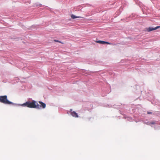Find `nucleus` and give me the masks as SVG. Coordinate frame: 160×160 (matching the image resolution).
Here are the masks:
<instances>
[{
    "label": "nucleus",
    "instance_id": "9",
    "mask_svg": "<svg viewBox=\"0 0 160 160\" xmlns=\"http://www.w3.org/2000/svg\"><path fill=\"white\" fill-rule=\"evenodd\" d=\"M54 41L59 42H60V43H61L62 44H63V43H62V42H61L60 41H58V40H54Z\"/></svg>",
    "mask_w": 160,
    "mask_h": 160
},
{
    "label": "nucleus",
    "instance_id": "2",
    "mask_svg": "<svg viewBox=\"0 0 160 160\" xmlns=\"http://www.w3.org/2000/svg\"><path fill=\"white\" fill-rule=\"evenodd\" d=\"M0 102L5 104H14L12 102L8 100L7 96L6 95L0 96Z\"/></svg>",
    "mask_w": 160,
    "mask_h": 160
},
{
    "label": "nucleus",
    "instance_id": "10",
    "mask_svg": "<svg viewBox=\"0 0 160 160\" xmlns=\"http://www.w3.org/2000/svg\"><path fill=\"white\" fill-rule=\"evenodd\" d=\"M148 114H151L152 113V112H147Z\"/></svg>",
    "mask_w": 160,
    "mask_h": 160
},
{
    "label": "nucleus",
    "instance_id": "4",
    "mask_svg": "<svg viewBox=\"0 0 160 160\" xmlns=\"http://www.w3.org/2000/svg\"><path fill=\"white\" fill-rule=\"evenodd\" d=\"M160 28V26H157L155 28H153L152 27H151L147 28V31L148 32H150L153 30H155Z\"/></svg>",
    "mask_w": 160,
    "mask_h": 160
},
{
    "label": "nucleus",
    "instance_id": "6",
    "mask_svg": "<svg viewBox=\"0 0 160 160\" xmlns=\"http://www.w3.org/2000/svg\"><path fill=\"white\" fill-rule=\"evenodd\" d=\"M41 107H42L44 108L46 107V104L42 102H41Z\"/></svg>",
    "mask_w": 160,
    "mask_h": 160
},
{
    "label": "nucleus",
    "instance_id": "1",
    "mask_svg": "<svg viewBox=\"0 0 160 160\" xmlns=\"http://www.w3.org/2000/svg\"><path fill=\"white\" fill-rule=\"evenodd\" d=\"M23 105L28 108H36L37 106H38L37 102L34 101H32V102L30 101L24 103Z\"/></svg>",
    "mask_w": 160,
    "mask_h": 160
},
{
    "label": "nucleus",
    "instance_id": "3",
    "mask_svg": "<svg viewBox=\"0 0 160 160\" xmlns=\"http://www.w3.org/2000/svg\"><path fill=\"white\" fill-rule=\"evenodd\" d=\"M96 42L98 43H100V44H109V45H112V43L109 42H105V41H101V40L96 41Z\"/></svg>",
    "mask_w": 160,
    "mask_h": 160
},
{
    "label": "nucleus",
    "instance_id": "5",
    "mask_svg": "<svg viewBox=\"0 0 160 160\" xmlns=\"http://www.w3.org/2000/svg\"><path fill=\"white\" fill-rule=\"evenodd\" d=\"M71 114L73 117L75 118L78 117V114L74 111L72 112L71 113Z\"/></svg>",
    "mask_w": 160,
    "mask_h": 160
},
{
    "label": "nucleus",
    "instance_id": "8",
    "mask_svg": "<svg viewBox=\"0 0 160 160\" xmlns=\"http://www.w3.org/2000/svg\"><path fill=\"white\" fill-rule=\"evenodd\" d=\"M155 123H156V122L155 121H153L150 122L149 123V125L155 124Z\"/></svg>",
    "mask_w": 160,
    "mask_h": 160
},
{
    "label": "nucleus",
    "instance_id": "7",
    "mask_svg": "<svg viewBox=\"0 0 160 160\" xmlns=\"http://www.w3.org/2000/svg\"><path fill=\"white\" fill-rule=\"evenodd\" d=\"M71 18L73 19H75L77 18H81V17L79 16H76L72 14L71 16Z\"/></svg>",
    "mask_w": 160,
    "mask_h": 160
}]
</instances>
